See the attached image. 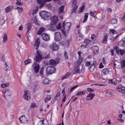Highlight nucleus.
Masks as SVG:
<instances>
[{
	"instance_id": "obj_1",
	"label": "nucleus",
	"mask_w": 125,
	"mask_h": 125,
	"mask_svg": "<svg viewBox=\"0 0 125 125\" xmlns=\"http://www.w3.org/2000/svg\"><path fill=\"white\" fill-rule=\"evenodd\" d=\"M71 24L70 22H68L65 23L63 22V23L62 27L64 30H62V31L63 34L65 36H66L68 34V32L70 29Z\"/></svg>"
},
{
	"instance_id": "obj_2",
	"label": "nucleus",
	"mask_w": 125,
	"mask_h": 125,
	"mask_svg": "<svg viewBox=\"0 0 125 125\" xmlns=\"http://www.w3.org/2000/svg\"><path fill=\"white\" fill-rule=\"evenodd\" d=\"M58 18L56 16L53 17V19L52 20L51 25H49L48 27V29L52 31H53L55 30V26L54 24H56L58 21Z\"/></svg>"
},
{
	"instance_id": "obj_3",
	"label": "nucleus",
	"mask_w": 125,
	"mask_h": 125,
	"mask_svg": "<svg viewBox=\"0 0 125 125\" xmlns=\"http://www.w3.org/2000/svg\"><path fill=\"white\" fill-rule=\"evenodd\" d=\"M40 15L43 19L48 20L50 18V13L46 11H43L40 13Z\"/></svg>"
},
{
	"instance_id": "obj_4",
	"label": "nucleus",
	"mask_w": 125,
	"mask_h": 125,
	"mask_svg": "<svg viewBox=\"0 0 125 125\" xmlns=\"http://www.w3.org/2000/svg\"><path fill=\"white\" fill-rule=\"evenodd\" d=\"M42 54L40 50H37L36 52V54L34 58V60L37 62H39L42 60Z\"/></svg>"
},
{
	"instance_id": "obj_5",
	"label": "nucleus",
	"mask_w": 125,
	"mask_h": 125,
	"mask_svg": "<svg viewBox=\"0 0 125 125\" xmlns=\"http://www.w3.org/2000/svg\"><path fill=\"white\" fill-rule=\"evenodd\" d=\"M46 71L48 74H52L55 72L56 69L53 66H48L47 68Z\"/></svg>"
},
{
	"instance_id": "obj_6",
	"label": "nucleus",
	"mask_w": 125,
	"mask_h": 125,
	"mask_svg": "<svg viewBox=\"0 0 125 125\" xmlns=\"http://www.w3.org/2000/svg\"><path fill=\"white\" fill-rule=\"evenodd\" d=\"M5 90L4 92L5 98L7 99L10 98L12 93V91L8 89H6Z\"/></svg>"
},
{
	"instance_id": "obj_7",
	"label": "nucleus",
	"mask_w": 125,
	"mask_h": 125,
	"mask_svg": "<svg viewBox=\"0 0 125 125\" xmlns=\"http://www.w3.org/2000/svg\"><path fill=\"white\" fill-rule=\"evenodd\" d=\"M54 39L56 41H60L62 39L61 35L60 33L58 32H56L54 34Z\"/></svg>"
},
{
	"instance_id": "obj_8",
	"label": "nucleus",
	"mask_w": 125,
	"mask_h": 125,
	"mask_svg": "<svg viewBox=\"0 0 125 125\" xmlns=\"http://www.w3.org/2000/svg\"><path fill=\"white\" fill-rule=\"evenodd\" d=\"M19 119L21 123H28V120L24 115L21 116L19 118Z\"/></svg>"
},
{
	"instance_id": "obj_9",
	"label": "nucleus",
	"mask_w": 125,
	"mask_h": 125,
	"mask_svg": "<svg viewBox=\"0 0 125 125\" xmlns=\"http://www.w3.org/2000/svg\"><path fill=\"white\" fill-rule=\"evenodd\" d=\"M23 97L24 99L27 100H29L30 99V94L28 91H25Z\"/></svg>"
},
{
	"instance_id": "obj_10",
	"label": "nucleus",
	"mask_w": 125,
	"mask_h": 125,
	"mask_svg": "<svg viewBox=\"0 0 125 125\" xmlns=\"http://www.w3.org/2000/svg\"><path fill=\"white\" fill-rule=\"evenodd\" d=\"M116 89L120 93H124L125 92V88L120 85H119L117 87Z\"/></svg>"
},
{
	"instance_id": "obj_11",
	"label": "nucleus",
	"mask_w": 125,
	"mask_h": 125,
	"mask_svg": "<svg viewBox=\"0 0 125 125\" xmlns=\"http://www.w3.org/2000/svg\"><path fill=\"white\" fill-rule=\"evenodd\" d=\"M50 47V48L53 51H57L58 49V45L55 42H53L51 45Z\"/></svg>"
},
{
	"instance_id": "obj_12",
	"label": "nucleus",
	"mask_w": 125,
	"mask_h": 125,
	"mask_svg": "<svg viewBox=\"0 0 125 125\" xmlns=\"http://www.w3.org/2000/svg\"><path fill=\"white\" fill-rule=\"evenodd\" d=\"M43 39L45 41H48L50 39V36L46 33H43L42 35Z\"/></svg>"
},
{
	"instance_id": "obj_13",
	"label": "nucleus",
	"mask_w": 125,
	"mask_h": 125,
	"mask_svg": "<svg viewBox=\"0 0 125 125\" xmlns=\"http://www.w3.org/2000/svg\"><path fill=\"white\" fill-rule=\"evenodd\" d=\"M36 63V62H34V64L32 65V66H35L34 68V72L36 73L38 72L39 68L40 67L39 64H37Z\"/></svg>"
},
{
	"instance_id": "obj_14",
	"label": "nucleus",
	"mask_w": 125,
	"mask_h": 125,
	"mask_svg": "<svg viewBox=\"0 0 125 125\" xmlns=\"http://www.w3.org/2000/svg\"><path fill=\"white\" fill-rule=\"evenodd\" d=\"M75 66L74 69V70L75 72V73L76 74L78 73H79L80 72V70L79 65L78 64H76L75 63Z\"/></svg>"
},
{
	"instance_id": "obj_15",
	"label": "nucleus",
	"mask_w": 125,
	"mask_h": 125,
	"mask_svg": "<svg viewBox=\"0 0 125 125\" xmlns=\"http://www.w3.org/2000/svg\"><path fill=\"white\" fill-rule=\"evenodd\" d=\"M60 98V93L59 92L57 93L56 96H55V98L53 99V101H51L52 103H53L56 100H59Z\"/></svg>"
},
{
	"instance_id": "obj_16",
	"label": "nucleus",
	"mask_w": 125,
	"mask_h": 125,
	"mask_svg": "<svg viewBox=\"0 0 125 125\" xmlns=\"http://www.w3.org/2000/svg\"><path fill=\"white\" fill-rule=\"evenodd\" d=\"M116 53L118 54L123 55L125 53V50H124L119 49L116 50Z\"/></svg>"
},
{
	"instance_id": "obj_17",
	"label": "nucleus",
	"mask_w": 125,
	"mask_h": 125,
	"mask_svg": "<svg viewBox=\"0 0 125 125\" xmlns=\"http://www.w3.org/2000/svg\"><path fill=\"white\" fill-rule=\"evenodd\" d=\"M109 73V70L106 68H105L102 71V75L105 76Z\"/></svg>"
},
{
	"instance_id": "obj_18",
	"label": "nucleus",
	"mask_w": 125,
	"mask_h": 125,
	"mask_svg": "<svg viewBox=\"0 0 125 125\" xmlns=\"http://www.w3.org/2000/svg\"><path fill=\"white\" fill-rule=\"evenodd\" d=\"M79 59L75 62V63L79 65L80 64L82 61V59L81 58V54L79 55Z\"/></svg>"
},
{
	"instance_id": "obj_19",
	"label": "nucleus",
	"mask_w": 125,
	"mask_h": 125,
	"mask_svg": "<svg viewBox=\"0 0 125 125\" xmlns=\"http://www.w3.org/2000/svg\"><path fill=\"white\" fill-rule=\"evenodd\" d=\"M109 83H112L114 85H116L117 83V82L115 78H113L112 79L109 80Z\"/></svg>"
},
{
	"instance_id": "obj_20",
	"label": "nucleus",
	"mask_w": 125,
	"mask_h": 125,
	"mask_svg": "<svg viewBox=\"0 0 125 125\" xmlns=\"http://www.w3.org/2000/svg\"><path fill=\"white\" fill-rule=\"evenodd\" d=\"M45 30V28L42 27L38 31L37 34L40 35L42 32H44Z\"/></svg>"
},
{
	"instance_id": "obj_21",
	"label": "nucleus",
	"mask_w": 125,
	"mask_h": 125,
	"mask_svg": "<svg viewBox=\"0 0 125 125\" xmlns=\"http://www.w3.org/2000/svg\"><path fill=\"white\" fill-rule=\"evenodd\" d=\"M64 8V6L63 5L61 6L59 8V10L58 11L59 13L61 14L62 13L63 11Z\"/></svg>"
},
{
	"instance_id": "obj_22",
	"label": "nucleus",
	"mask_w": 125,
	"mask_h": 125,
	"mask_svg": "<svg viewBox=\"0 0 125 125\" xmlns=\"http://www.w3.org/2000/svg\"><path fill=\"white\" fill-rule=\"evenodd\" d=\"M12 8L13 7L12 6L7 7L5 9L6 12V13L9 12L12 9Z\"/></svg>"
},
{
	"instance_id": "obj_23",
	"label": "nucleus",
	"mask_w": 125,
	"mask_h": 125,
	"mask_svg": "<svg viewBox=\"0 0 125 125\" xmlns=\"http://www.w3.org/2000/svg\"><path fill=\"white\" fill-rule=\"evenodd\" d=\"M92 49L94 52H98L99 50L98 47L96 45H95L92 47Z\"/></svg>"
},
{
	"instance_id": "obj_24",
	"label": "nucleus",
	"mask_w": 125,
	"mask_h": 125,
	"mask_svg": "<svg viewBox=\"0 0 125 125\" xmlns=\"http://www.w3.org/2000/svg\"><path fill=\"white\" fill-rule=\"evenodd\" d=\"M49 64H52L54 65L56 64L55 61L52 59L50 60L49 62Z\"/></svg>"
},
{
	"instance_id": "obj_25",
	"label": "nucleus",
	"mask_w": 125,
	"mask_h": 125,
	"mask_svg": "<svg viewBox=\"0 0 125 125\" xmlns=\"http://www.w3.org/2000/svg\"><path fill=\"white\" fill-rule=\"evenodd\" d=\"M44 68L43 67H42L40 69V73L41 75L42 76V78L43 77H44V74H43V70H44Z\"/></svg>"
},
{
	"instance_id": "obj_26",
	"label": "nucleus",
	"mask_w": 125,
	"mask_h": 125,
	"mask_svg": "<svg viewBox=\"0 0 125 125\" xmlns=\"http://www.w3.org/2000/svg\"><path fill=\"white\" fill-rule=\"evenodd\" d=\"M107 36L108 35L107 34H106L104 35V38L102 42L105 43H107Z\"/></svg>"
},
{
	"instance_id": "obj_27",
	"label": "nucleus",
	"mask_w": 125,
	"mask_h": 125,
	"mask_svg": "<svg viewBox=\"0 0 125 125\" xmlns=\"http://www.w3.org/2000/svg\"><path fill=\"white\" fill-rule=\"evenodd\" d=\"M71 75L70 73H67L64 76H62V80H63L69 77V75Z\"/></svg>"
},
{
	"instance_id": "obj_28",
	"label": "nucleus",
	"mask_w": 125,
	"mask_h": 125,
	"mask_svg": "<svg viewBox=\"0 0 125 125\" xmlns=\"http://www.w3.org/2000/svg\"><path fill=\"white\" fill-rule=\"evenodd\" d=\"M88 17V13H86L84 14V19L83 21V22L84 23L87 20Z\"/></svg>"
},
{
	"instance_id": "obj_29",
	"label": "nucleus",
	"mask_w": 125,
	"mask_h": 125,
	"mask_svg": "<svg viewBox=\"0 0 125 125\" xmlns=\"http://www.w3.org/2000/svg\"><path fill=\"white\" fill-rule=\"evenodd\" d=\"M43 83L45 84H49L50 83V82L49 80L47 78H45L43 81Z\"/></svg>"
},
{
	"instance_id": "obj_30",
	"label": "nucleus",
	"mask_w": 125,
	"mask_h": 125,
	"mask_svg": "<svg viewBox=\"0 0 125 125\" xmlns=\"http://www.w3.org/2000/svg\"><path fill=\"white\" fill-rule=\"evenodd\" d=\"M74 5V7L73 8V10L72 11V13H75L77 11V9L78 7V6L76 5Z\"/></svg>"
},
{
	"instance_id": "obj_31",
	"label": "nucleus",
	"mask_w": 125,
	"mask_h": 125,
	"mask_svg": "<svg viewBox=\"0 0 125 125\" xmlns=\"http://www.w3.org/2000/svg\"><path fill=\"white\" fill-rule=\"evenodd\" d=\"M114 65L115 67H118L117 66H118L119 64H120V62H118L117 61H115L114 62Z\"/></svg>"
},
{
	"instance_id": "obj_32",
	"label": "nucleus",
	"mask_w": 125,
	"mask_h": 125,
	"mask_svg": "<svg viewBox=\"0 0 125 125\" xmlns=\"http://www.w3.org/2000/svg\"><path fill=\"white\" fill-rule=\"evenodd\" d=\"M38 106L35 103H33L31 104L30 108H34L37 107Z\"/></svg>"
},
{
	"instance_id": "obj_33",
	"label": "nucleus",
	"mask_w": 125,
	"mask_h": 125,
	"mask_svg": "<svg viewBox=\"0 0 125 125\" xmlns=\"http://www.w3.org/2000/svg\"><path fill=\"white\" fill-rule=\"evenodd\" d=\"M51 98L50 95H47V97L45 99V102L46 103L48 101H50L51 99Z\"/></svg>"
},
{
	"instance_id": "obj_34",
	"label": "nucleus",
	"mask_w": 125,
	"mask_h": 125,
	"mask_svg": "<svg viewBox=\"0 0 125 125\" xmlns=\"http://www.w3.org/2000/svg\"><path fill=\"white\" fill-rule=\"evenodd\" d=\"M65 57V59H68L69 58L68 57V54L67 52L66 51H65L63 53Z\"/></svg>"
},
{
	"instance_id": "obj_35",
	"label": "nucleus",
	"mask_w": 125,
	"mask_h": 125,
	"mask_svg": "<svg viewBox=\"0 0 125 125\" xmlns=\"http://www.w3.org/2000/svg\"><path fill=\"white\" fill-rule=\"evenodd\" d=\"M121 66L122 68H123L125 66V60H123L120 62Z\"/></svg>"
},
{
	"instance_id": "obj_36",
	"label": "nucleus",
	"mask_w": 125,
	"mask_h": 125,
	"mask_svg": "<svg viewBox=\"0 0 125 125\" xmlns=\"http://www.w3.org/2000/svg\"><path fill=\"white\" fill-rule=\"evenodd\" d=\"M31 60L30 59H28L27 60H25L24 62L26 64H27L29 63H31Z\"/></svg>"
},
{
	"instance_id": "obj_37",
	"label": "nucleus",
	"mask_w": 125,
	"mask_h": 125,
	"mask_svg": "<svg viewBox=\"0 0 125 125\" xmlns=\"http://www.w3.org/2000/svg\"><path fill=\"white\" fill-rule=\"evenodd\" d=\"M117 22V20L116 19H113L111 21V23L112 24L116 23Z\"/></svg>"
},
{
	"instance_id": "obj_38",
	"label": "nucleus",
	"mask_w": 125,
	"mask_h": 125,
	"mask_svg": "<svg viewBox=\"0 0 125 125\" xmlns=\"http://www.w3.org/2000/svg\"><path fill=\"white\" fill-rule=\"evenodd\" d=\"M95 68V67L94 65H93V64H92L91 66L89 68L90 70V71L91 72L93 71Z\"/></svg>"
},
{
	"instance_id": "obj_39",
	"label": "nucleus",
	"mask_w": 125,
	"mask_h": 125,
	"mask_svg": "<svg viewBox=\"0 0 125 125\" xmlns=\"http://www.w3.org/2000/svg\"><path fill=\"white\" fill-rule=\"evenodd\" d=\"M85 94L84 91L79 92L77 93L76 94V95H82L84 94Z\"/></svg>"
},
{
	"instance_id": "obj_40",
	"label": "nucleus",
	"mask_w": 125,
	"mask_h": 125,
	"mask_svg": "<svg viewBox=\"0 0 125 125\" xmlns=\"http://www.w3.org/2000/svg\"><path fill=\"white\" fill-rule=\"evenodd\" d=\"M42 0H37V2L38 3L40 4V6L41 8L44 5H42L43 2H42Z\"/></svg>"
},
{
	"instance_id": "obj_41",
	"label": "nucleus",
	"mask_w": 125,
	"mask_h": 125,
	"mask_svg": "<svg viewBox=\"0 0 125 125\" xmlns=\"http://www.w3.org/2000/svg\"><path fill=\"white\" fill-rule=\"evenodd\" d=\"M9 84V83H2L1 85V86L2 87L4 88L7 86Z\"/></svg>"
},
{
	"instance_id": "obj_42",
	"label": "nucleus",
	"mask_w": 125,
	"mask_h": 125,
	"mask_svg": "<svg viewBox=\"0 0 125 125\" xmlns=\"http://www.w3.org/2000/svg\"><path fill=\"white\" fill-rule=\"evenodd\" d=\"M40 40L39 39H37L36 41L35 44L34 45H40Z\"/></svg>"
},
{
	"instance_id": "obj_43",
	"label": "nucleus",
	"mask_w": 125,
	"mask_h": 125,
	"mask_svg": "<svg viewBox=\"0 0 125 125\" xmlns=\"http://www.w3.org/2000/svg\"><path fill=\"white\" fill-rule=\"evenodd\" d=\"M7 40V35H6L5 34H4V36H3V42H6Z\"/></svg>"
},
{
	"instance_id": "obj_44",
	"label": "nucleus",
	"mask_w": 125,
	"mask_h": 125,
	"mask_svg": "<svg viewBox=\"0 0 125 125\" xmlns=\"http://www.w3.org/2000/svg\"><path fill=\"white\" fill-rule=\"evenodd\" d=\"M110 33H112L113 34H116L117 33L116 31L114 29H111L110 31Z\"/></svg>"
},
{
	"instance_id": "obj_45",
	"label": "nucleus",
	"mask_w": 125,
	"mask_h": 125,
	"mask_svg": "<svg viewBox=\"0 0 125 125\" xmlns=\"http://www.w3.org/2000/svg\"><path fill=\"white\" fill-rule=\"evenodd\" d=\"M17 2H16V3L18 5H20L22 6L23 5V4L22 3H21V0H16Z\"/></svg>"
},
{
	"instance_id": "obj_46",
	"label": "nucleus",
	"mask_w": 125,
	"mask_h": 125,
	"mask_svg": "<svg viewBox=\"0 0 125 125\" xmlns=\"http://www.w3.org/2000/svg\"><path fill=\"white\" fill-rule=\"evenodd\" d=\"M90 41L88 39H85L84 41V42L86 44H89Z\"/></svg>"
},
{
	"instance_id": "obj_47",
	"label": "nucleus",
	"mask_w": 125,
	"mask_h": 125,
	"mask_svg": "<svg viewBox=\"0 0 125 125\" xmlns=\"http://www.w3.org/2000/svg\"><path fill=\"white\" fill-rule=\"evenodd\" d=\"M5 20L3 19H0V24L2 25L4 24L5 22Z\"/></svg>"
},
{
	"instance_id": "obj_48",
	"label": "nucleus",
	"mask_w": 125,
	"mask_h": 125,
	"mask_svg": "<svg viewBox=\"0 0 125 125\" xmlns=\"http://www.w3.org/2000/svg\"><path fill=\"white\" fill-rule=\"evenodd\" d=\"M16 8L17 9H18V11L19 13L21 12L23 10V9L21 8L17 7Z\"/></svg>"
},
{
	"instance_id": "obj_49",
	"label": "nucleus",
	"mask_w": 125,
	"mask_h": 125,
	"mask_svg": "<svg viewBox=\"0 0 125 125\" xmlns=\"http://www.w3.org/2000/svg\"><path fill=\"white\" fill-rule=\"evenodd\" d=\"M52 0H42V2L43 3H42V5L44 6L45 4V2H49L51 1Z\"/></svg>"
},
{
	"instance_id": "obj_50",
	"label": "nucleus",
	"mask_w": 125,
	"mask_h": 125,
	"mask_svg": "<svg viewBox=\"0 0 125 125\" xmlns=\"http://www.w3.org/2000/svg\"><path fill=\"white\" fill-rule=\"evenodd\" d=\"M78 86V85H76L73 87L71 88L70 91H68V93L70 92V94L73 90L76 88Z\"/></svg>"
},
{
	"instance_id": "obj_51",
	"label": "nucleus",
	"mask_w": 125,
	"mask_h": 125,
	"mask_svg": "<svg viewBox=\"0 0 125 125\" xmlns=\"http://www.w3.org/2000/svg\"><path fill=\"white\" fill-rule=\"evenodd\" d=\"M72 2L73 4V5H76L77 3V0H72Z\"/></svg>"
},
{
	"instance_id": "obj_52",
	"label": "nucleus",
	"mask_w": 125,
	"mask_h": 125,
	"mask_svg": "<svg viewBox=\"0 0 125 125\" xmlns=\"http://www.w3.org/2000/svg\"><path fill=\"white\" fill-rule=\"evenodd\" d=\"M61 24L60 23L58 24L56 26V28L57 29H61Z\"/></svg>"
},
{
	"instance_id": "obj_53",
	"label": "nucleus",
	"mask_w": 125,
	"mask_h": 125,
	"mask_svg": "<svg viewBox=\"0 0 125 125\" xmlns=\"http://www.w3.org/2000/svg\"><path fill=\"white\" fill-rule=\"evenodd\" d=\"M121 78L120 77H117L116 78V81H117L118 82H121Z\"/></svg>"
},
{
	"instance_id": "obj_54",
	"label": "nucleus",
	"mask_w": 125,
	"mask_h": 125,
	"mask_svg": "<svg viewBox=\"0 0 125 125\" xmlns=\"http://www.w3.org/2000/svg\"><path fill=\"white\" fill-rule=\"evenodd\" d=\"M91 63V61H88L86 62L85 63V66H89L90 64Z\"/></svg>"
},
{
	"instance_id": "obj_55",
	"label": "nucleus",
	"mask_w": 125,
	"mask_h": 125,
	"mask_svg": "<svg viewBox=\"0 0 125 125\" xmlns=\"http://www.w3.org/2000/svg\"><path fill=\"white\" fill-rule=\"evenodd\" d=\"M120 42L121 43L122 46H123L125 45V42L123 41V40L120 41Z\"/></svg>"
},
{
	"instance_id": "obj_56",
	"label": "nucleus",
	"mask_w": 125,
	"mask_h": 125,
	"mask_svg": "<svg viewBox=\"0 0 125 125\" xmlns=\"http://www.w3.org/2000/svg\"><path fill=\"white\" fill-rule=\"evenodd\" d=\"M94 12L91 11L90 12V14L92 16L94 17L95 16V15L94 14Z\"/></svg>"
},
{
	"instance_id": "obj_57",
	"label": "nucleus",
	"mask_w": 125,
	"mask_h": 125,
	"mask_svg": "<svg viewBox=\"0 0 125 125\" xmlns=\"http://www.w3.org/2000/svg\"><path fill=\"white\" fill-rule=\"evenodd\" d=\"M60 60V58L59 57L55 59V62L56 64L59 62Z\"/></svg>"
},
{
	"instance_id": "obj_58",
	"label": "nucleus",
	"mask_w": 125,
	"mask_h": 125,
	"mask_svg": "<svg viewBox=\"0 0 125 125\" xmlns=\"http://www.w3.org/2000/svg\"><path fill=\"white\" fill-rule=\"evenodd\" d=\"M84 9V6H83L81 7L80 8V12H82L83 11V10Z\"/></svg>"
},
{
	"instance_id": "obj_59",
	"label": "nucleus",
	"mask_w": 125,
	"mask_h": 125,
	"mask_svg": "<svg viewBox=\"0 0 125 125\" xmlns=\"http://www.w3.org/2000/svg\"><path fill=\"white\" fill-rule=\"evenodd\" d=\"M92 99V98L89 95V94L86 97V100H90Z\"/></svg>"
},
{
	"instance_id": "obj_60",
	"label": "nucleus",
	"mask_w": 125,
	"mask_h": 125,
	"mask_svg": "<svg viewBox=\"0 0 125 125\" xmlns=\"http://www.w3.org/2000/svg\"><path fill=\"white\" fill-rule=\"evenodd\" d=\"M89 95L90 96V97H91L92 99L94 97V96H95V95L94 94L90 93L89 94Z\"/></svg>"
},
{
	"instance_id": "obj_61",
	"label": "nucleus",
	"mask_w": 125,
	"mask_h": 125,
	"mask_svg": "<svg viewBox=\"0 0 125 125\" xmlns=\"http://www.w3.org/2000/svg\"><path fill=\"white\" fill-rule=\"evenodd\" d=\"M31 28V26L30 25V24H28L27 25V29L28 30V31H29V30H30Z\"/></svg>"
},
{
	"instance_id": "obj_62",
	"label": "nucleus",
	"mask_w": 125,
	"mask_h": 125,
	"mask_svg": "<svg viewBox=\"0 0 125 125\" xmlns=\"http://www.w3.org/2000/svg\"><path fill=\"white\" fill-rule=\"evenodd\" d=\"M37 11V10H33L32 13V15H34L35 14Z\"/></svg>"
},
{
	"instance_id": "obj_63",
	"label": "nucleus",
	"mask_w": 125,
	"mask_h": 125,
	"mask_svg": "<svg viewBox=\"0 0 125 125\" xmlns=\"http://www.w3.org/2000/svg\"><path fill=\"white\" fill-rule=\"evenodd\" d=\"M5 71H7L8 69V68H9V67L8 66V65L7 64L6 62H5Z\"/></svg>"
},
{
	"instance_id": "obj_64",
	"label": "nucleus",
	"mask_w": 125,
	"mask_h": 125,
	"mask_svg": "<svg viewBox=\"0 0 125 125\" xmlns=\"http://www.w3.org/2000/svg\"><path fill=\"white\" fill-rule=\"evenodd\" d=\"M87 90L89 92H94V90H93L91 89V88H88L87 89Z\"/></svg>"
}]
</instances>
